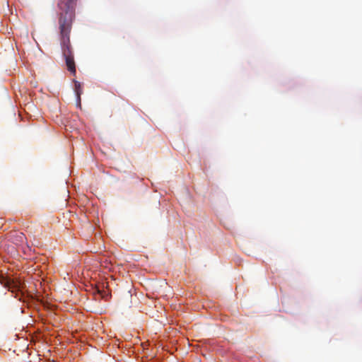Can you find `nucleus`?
<instances>
[{"mask_svg": "<svg viewBox=\"0 0 362 362\" xmlns=\"http://www.w3.org/2000/svg\"><path fill=\"white\" fill-rule=\"evenodd\" d=\"M58 7L60 11L59 13V25L62 51L65 58L68 70L75 75L76 71L69 39L72 22L74 18L75 1L74 0H59Z\"/></svg>", "mask_w": 362, "mask_h": 362, "instance_id": "obj_1", "label": "nucleus"}, {"mask_svg": "<svg viewBox=\"0 0 362 362\" xmlns=\"http://www.w3.org/2000/svg\"><path fill=\"white\" fill-rule=\"evenodd\" d=\"M0 284L12 293L19 291L22 288V284L19 279H12L3 275H0Z\"/></svg>", "mask_w": 362, "mask_h": 362, "instance_id": "obj_2", "label": "nucleus"}, {"mask_svg": "<svg viewBox=\"0 0 362 362\" xmlns=\"http://www.w3.org/2000/svg\"><path fill=\"white\" fill-rule=\"evenodd\" d=\"M74 89H75V93L77 95V98L78 100L80 101L81 100V95L82 94V85L80 82L77 81H74Z\"/></svg>", "mask_w": 362, "mask_h": 362, "instance_id": "obj_3", "label": "nucleus"}]
</instances>
